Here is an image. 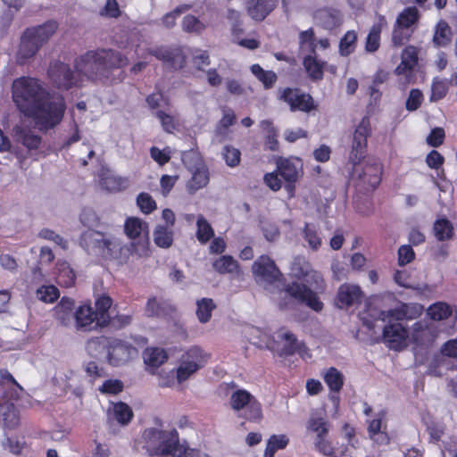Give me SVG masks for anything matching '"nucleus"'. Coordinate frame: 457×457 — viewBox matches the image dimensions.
Segmentation results:
<instances>
[{
    "mask_svg": "<svg viewBox=\"0 0 457 457\" xmlns=\"http://www.w3.org/2000/svg\"><path fill=\"white\" fill-rule=\"evenodd\" d=\"M361 297V288L356 285L344 284L340 286L337 296V305L343 309L359 302Z\"/></svg>",
    "mask_w": 457,
    "mask_h": 457,
    "instance_id": "nucleus-19",
    "label": "nucleus"
},
{
    "mask_svg": "<svg viewBox=\"0 0 457 457\" xmlns=\"http://www.w3.org/2000/svg\"><path fill=\"white\" fill-rule=\"evenodd\" d=\"M300 348L295 337L288 330L282 328L273 337L270 351L279 356L294 354Z\"/></svg>",
    "mask_w": 457,
    "mask_h": 457,
    "instance_id": "nucleus-14",
    "label": "nucleus"
},
{
    "mask_svg": "<svg viewBox=\"0 0 457 457\" xmlns=\"http://www.w3.org/2000/svg\"><path fill=\"white\" fill-rule=\"evenodd\" d=\"M105 74L111 69L121 68L128 65L127 57L113 50H97Z\"/></svg>",
    "mask_w": 457,
    "mask_h": 457,
    "instance_id": "nucleus-23",
    "label": "nucleus"
},
{
    "mask_svg": "<svg viewBox=\"0 0 457 457\" xmlns=\"http://www.w3.org/2000/svg\"><path fill=\"white\" fill-rule=\"evenodd\" d=\"M99 185L108 192H119L128 187L129 181L126 178L117 176L108 170H104L99 175Z\"/></svg>",
    "mask_w": 457,
    "mask_h": 457,
    "instance_id": "nucleus-20",
    "label": "nucleus"
},
{
    "mask_svg": "<svg viewBox=\"0 0 457 457\" xmlns=\"http://www.w3.org/2000/svg\"><path fill=\"white\" fill-rule=\"evenodd\" d=\"M149 246V237L145 236L142 238L133 239L130 243L129 251L132 256L137 258H145L150 254Z\"/></svg>",
    "mask_w": 457,
    "mask_h": 457,
    "instance_id": "nucleus-45",
    "label": "nucleus"
},
{
    "mask_svg": "<svg viewBox=\"0 0 457 457\" xmlns=\"http://www.w3.org/2000/svg\"><path fill=\"white\" fill-rule=\"evenodd\" d=\"M418 52L415 46H407L402 54L401 63L395 68V73L401 75L411 71L418 62Z\"/></svg>",
    "mask_w": 457,
    "mask_h": 457,
    "instance_id": "nucleus-28",
    "label": "nucleus"
},
{
    "mask_svg": "<svg viewBox=\"0 0 457 457\" xmlns=\"http://www.w3.org/2000/svg\"><path fill=\"white\" fill-rule=\"evenodd\" d=\"M229 403L234 411H244L245 418L250 421L259 422L262 419L261 403L245 389L234 391L230 396Z\"/></svg>",
    "mask_w": 457,
    "mask_h": 457,
    "instance_id": "nucleus-5",
    "label": "nucleus"
},
{
    "mask_svg": "<svg viewBox=\"0 0 457 457\" xmlns=\"http://www.w3.org/2000/svg\"><path fill=\"white\" fill-rule=\"evenodd\" d=\"M171 457H198V451L190 448L188 445L179 443V434L177 433V442L172 445L170 453Z\"/></svg>",
    "mask_w": 457,
    "mask_h": 457,
    "instance_id": "nucleus-58",
    "label": "nucleus"
},
{
    "mask_svg": "<svg viewBox=\"0 0 457 457\" xmlns=\"http://www.w3.org/2000/svg\"><path fill=\"white\" fill-rule=\"evenodd\" d=\"M124 232L131 240L149 237L148 224L137 217H129L124 222Z\"/></svg>",
    "mask_w": 457,
    "mask_h": 457,
    "instance_id": "nucleus-22",
    "label": "nucleus"
},
{
    "mask_svg": "<svg viewBox=\"0 0 457 457\" xmlns=\"http://www.w3.org/2000/svg\"><path fill=\"white\" fill-rule=\"evenodd\" d=\"M76 72L81 81L82 76L92 80L106 76L97 51H90L80 56L76 62Z\"/></svg>",
    "mask_w": 457,
    "mask_h": 457,
    "instance_id": "nucleus-8",
    "label": "nucleus"
},
{
    "mask_svg": "<svg viewBox=\"0 0 457 457\" xmlns=\"http://www.w3.org/2000/svg\"><path fill=\"white\" fill-rule=\"evenodd\" d=\"M252 272L257 284L268 289L270 286L280 281L282 273L273 260L267 255H262L252 265Z\"/></svg>",
    "mask_w": 457,
    "mask_h": 457,
    "instance_id": "nucleus-6",
    "label": "nucleus"
},
{
    "mask_svg": "<svg viewBox=\"0 0 457 457\" xmlns=\"http://www.w3.org/2000/svg\"><path fill=\"white\" fill-rule=\"evenodd\" d=\"M154 242L162 248H169L173 243V229L158 225L154 230Z\"/></svg>",
    "mask_w": 457,
    "mask_h": 457,
    "instance_id": "nucleus-38",
    "label": "nucleus"
},
{
    "mask_svg": "<svg viewBox=\"0 0 457 457\" xmlns=\"http://www.w3.org/2000/svg\"><path fill=\"white\" fill-rule=\"evenodd\" d=\"M305 71L312 79H321L323 77L324 62L317 60L316 56L309 54L303 62Z\"/></svg>",
    "mask_w": 457,
    "mask_h": 457,
    "instance_id": "nucleus-39",
    "label": "nucleus"
},
{
    "mask_svg": "<svg viewBox=\"0 0 457 457\" xmlns=\"http://www.w3.org/2000/svg\"><path fill=\"white\" fill-rule=\"evenodd\" d=\"M246 336L249 341L259 348H267L270 350L273 337L267 332L259 328H250L246 331Z\"/></svg>",
    "mask_w": 457,
    "mask_h": 457,
    "instance_id": "nucleus-34",
    "label": "nucleus"
},
{
    "mask_svg": "<svg viewBox=\"0 0 457 457\" xmlns=\"http://www.w3.org/2000/svg\"><path fill=\"white\" fill-rule=\"evenodd\" d=\"M357 36L355 31H347L340 41L339 50L342 55H348L355 47Z\"/></svg>",
    "mask_w": 457,
    "mask_h": 457,
    "instance_id": "nucleus-61",
    "label": "nucleus"
},
{
    "mask_svg": "<svg viewBox=\"0 0 457 457\" xmlns=\"http://www.w3.org/2000/svg\"><path fill=\"white\" fill-rule=\"evenodd\" d=\"M383 328V339L388 347L400 350L406 345L408 332L406 328L397 320H392L391 322Z\"/></svg>",
    "mask_w": 457,
    "mask_h": 457,
    "instance_id": "nucleus-15",
    "label": "nucleus"
},
{
    "mask_svg": "<svg viewBox=\"0 0 457 457\" xmlns=\"http://www.w3.org/2000/svg\"><path fill=\"white\" fill-rule=\"evenodd\" d=\"M182 29L188 33H201L205 25L194 15H187L182 21Z\"/></svg>",
    "mask_w": 457,
    "mask_h": 457,
    "instance_id": "nucleus-59",
    "label": "nucleus"
},
{
    "mask_svg": "<svg viewBox=\"0 0 457 457\" xmlns=\"http://www.w3.org/2000/svg\"><path fill=\"white\" fill-rule=\"evenodd\" d=\"M434 233L438 240H448L453 237V228L448 220L439 219L435 221Z\"/></svg>",
    "mask_w": 457,
    "mask_h": 457,
    "instance_id": "nucleus-50",
    "label": "nucleus"
},
{
    "mask_svg": "<svg viewBox=\"0 0 457 457\" xmlns=\"http://www.w3.org/2000/svg\"><path fill=\"white\" fill-rule=\"evenodd\" d=\"M278 0H250L247 13L255 21H262L276 7Z\"/></svg>",
    "mask_w": 457,
    "mask_h": 457,
    "instance_id": "nucleus-21",
    "label": "nucleus"
},
{
    "mask_svg": "<svg viewBox=\"0 0 457 457\" xmlns=\"http://www.w3.org/2000/svg\"><path fill=\"white\" fill-rule=\"evenodd\" d=\"M323 379L333 392H339L344 385L343 374L334 367H330L324 371Z\"/></svg>",
    "mask_w": 457,
    "mask_h": 457,
    "instance_id": "nucleus-42",
    "label": "nucleus"
},
{
    "mask_svg": "<svg viewBox=\"0 0 457 457\" xmlns=\"http://www.w3.org/2000/svg\"><path fill=\"white\" fill-rule=\"evenodd\" d=\"M74 301L70 298H62L58 305L55 307V312L58 319L64 325H67L72 316L74 309Z\"/></svg>",
    "mask_w": 457,
    "mask_h": 457,
    "instance_id": "nucleus-46",
    "label": "nucleus"
},
{
    "mask_svg": "<svg viewBox=\"0 0 457 457\" xmlns=\"http://www.w3.org/2000/svg\"><path fill=\"white\" fill-rule=\"evenodd\" d=\"M212 268L220 275H239L241 273L237 261L231 255H222L215 259L212 262Z\"/></svg>",
    "mask_w": 457,
    "mask_h": 457,
    "instance_id": "nucleus-26",
    "label": "nucleus"
},
{
    "mask_svg": "<svg viewBox=\"0 0 457 457\" xmlns=\"http://www.w3.org/2000/svg\"><path fill=\"white\" fill-rule=\"evenodd\" d=\"M452 31L449 25L441 21L437 23L433 37V42L437 46H445L451 42Z\"/></svg>",
    "mask_w": 457,
    "mask_h": 457,
    "instance_id": "nucleus-44",
    "label": "nucleus"
},
{
    "mask_svg": "<svg viewBox=\"0 0 457 457\" xmlns=\"http://www.w3.org/2000/svg\"><path fill=\"white\" fill-rule=\"evenodd\" d=\"M452 313L450 306L445 303H436L428 309V316L434 320L447 319Z\"/></svg>",
    "mask_w": 457,
    "mask_h": 457,
    "instance_id": "nucleus-53",
    "label": "nucleus"
},
{
    "mask_svg": "<svg viewBox=\"0 0 457 457\" xmlns=\"http://www.w3.org/2000/svg\"><path fill=\"white\" fill-rule=\"evenodd\" d=\"M288 442L286 435H272L267 441L264 457H273L278 450L286 448Z\"/></svg>",
    "mask_w": 457,
    "mask_h": 457,
    "instance_id": "nucleus-43",
    "label": "nucleus"
},
{
    "mask_svg": "<svg viewBox=\"0 0 457 457\" xmlns=\"http://www.w3.org/2000/svg\"><path fill=\"white\" fill-rule=\"evenodd\" d=\"M215 308V304L213 303V301L210 298H203L199 301H197V309H196V315L198 320L202 323L207 322L211 316L212 312Z\"/></svg>",
    "mask_w": 457,
    "mask_h": 457,
    "instance_id": "nucleus-52",
    "label": "nucleus"
},
{
    "mask_svg": "<svg viewBox=\"0 0 457 457\" xmlns=\"http://www.w3.org/2000/svg\"><path fill=\"white\" fill-rule=\"evenodd\" d=\"M295 275L317 291L322 292L325 289L323 277L317 270L307 267L305 269H301V270Z\"/></svg>",
    "mask_w": 457,
    "mask_h": 457,
    "instance_id": "nucleus-32",
    "label": "nucleus"
},
{
    "mask_svg": "<svg viewBox=\"0 0 457 457\" xmlns=\"http://www.w3.org/2000/svg\"><path fill=\"white\" fill-rule=\"evenodd\" d=\"M306 428L309 433L315 435V438H320L328 436L329 425L326 419L312 416L308 420Z\"/></svg>",
    "mask_w": 457,
    "mask_h": 457,
    "instance_id": "nucleus-37",
    "label": "nucleus"
},
{
    "mask_svg": "<svg viewBox=\"0 0 457 457\" xmlns=\"http://www.w3.org/2000/svg\"><path fill=\"white\" fill-rule=\"evenodd\" d=\"M448 81L436 79L432 83L430 100L436 102L444 98L448 91Z\"/></svg>",
    "mask_w": 457,
    "mask_h": 457,
    "instance_id": "nucleus-64",
    "label": "nucleus"
},
{
    "mask_svg": "<svg viewBox=\"0 0 457 457\" xmlns=\"http://www.w3.org/2000/svg\"><path fill=\"white\" fill-rule=\"evenodd\" d=\"M121 251L122 242L119 238L113 237H106L103 250L101 252L102 254L108 255L112 258H121Z\"/></svg>",
    "mask_w": 457,
    "mask_h": 457,
    "instance_id": "nucleus-47",
    "label": "nucleus"
},
{
    "mask_svg": "<svg viewBox=\"0 0 457 457\" xmlns=\"http://www.w3.org/2000/svg\"><path fill=\"white\" fill-rule=\"evenodd\" d=\"M105 238L106 236L97 231L90 230L83 234L82 243L88 250L96 251L101 253L104 247V243L105 242Z\"/></svg>",
    "mask_w": 457,
    "mask_h": 457,
    "instance_id": "nucleus-36",
    "label": "nucleus"
},
{
    "mask_svg": "<svg viewBox=\"0 0 457 457\" xmlns=\"http://www.w3.org/2000/svg\"><path fill=\"white\" fill-rule=\"evenodd\" d=\"M112 305V299L109 296H100L96 301V309L95 314H97V325L100 327H104L109 323V315L108 310Z\"/></svg>",
    "mask_w": 457,
    "mask_h": 457,
    "instance_id": "nucleus-40",
    "label": "nucleus"
},
{
    "mask_svg": "<svg viewBox=\"0 0 457 457\" xmlns=\"http://www.w3.org/2000/svg\"><path fill=\"white\" fill-rule=\"evenodd\" d=\"M370 134V122L368 118H363L353 133V144L349 159L353 164H359L365 154L367 140Z\"/></svg>",
    "mask_w": 457,
    "mask_h": 457,
    "instance_id": "nucleus-11",
    "label": "nucleus"
},
{
    "mask_svg": "<svg viewBox=\"0 0 457 457\" xmlns=\"http://www.w3.org/2000/svg\"><path fill=\"white\" fill-rule=\"evenodd\" d=\"M143 440L144 447L151 457H166L177 442V431L147 428L143 433Z\"/></svg>",
    "mask_w": 457,
    "mask_h": 457,
    "instance_id": "nucleus-3",
    "label": "nucleus"
},
{
    "mask_svg": "<svg viewBox=\"0 0 457 457\" xmlns=\"http://www.w3.org/2000/svg\"><path fill=\"white\" fill-rule=\"evenodd\" d=\"M236 115L231 110L224 112L222 118L220 120L215 134L217 137H225L228 133V129L234 124Z\"/></svg>",
    "mask_w": 457,
    "mask_h": 457,
    "instance_id": "nucleus-55",
    "label": "nucleus"
},
{
    "mask_svg": "<svg viewBox=\"0 0 457 457\" xmlns=\"http://www.w3.org/2000/svg\"><path fill=\"white\" fill-rule=\"evenodd\" d=\"M419 11L416 7H408L405 8L397 17L396 24L399 26L411 29V26L414 25L419 20Z\"/></svg>",
    "mask_w": 457,
    "mask_h": 457,
    "instance_id": "nucleus-49",
    "label": "nucleus"
},
{
    "mask_svg": "<svg viewBox=\"0 0 457 457\" xmlns=\"http://www.w3.org/2000/svg\"><path fill=\"white\" fill-rule=\"evenodd\" d=\"M12 99L19 110L42 128H53L62 120L65 110L63 99L50 98L37 79L19 78L12 82Z\"/></svg>",
    "mask_w": 457,
    "mask_h": 457,
    "instance_id": "nucleus-1",
    "label": "nucleus"
},
{
    "mask_svg": "<svg viewBox=\"0 0 457 457\" xmlns=\"http://www.w3.org/2000/svg\"><path fill=\"white\" fill-rule=\"evenodd\" d=\"M58 24L54 21H48L42 25L28 29L29 34L42 46L56 32Z\"/></svg>",
    "mask_w": 457,
    "mask_h": 457,
    "instance_id": "nucleus-25",
    "label": "nucleus"
},
{
    "mask_svg": "<svg viewBox=\"0 0 457 457\" xmlns=\"http://www.w3.org/2000/svg\"><path fill=\"white\" fill-rule=\"evenodd\" d=\"M303 237L307 241L309 246L316 251L321 245V237L318 230L312 225H306L303 229Z\"/></svg>",
    "mask_w": 457,
    "mask_h": 457,
    "instance_id": "nucleus-60",
    "label": "nucleus"
},
{
    "mask_svg": "<svg viewBox=\"0 0 457 457\" xmlns=\"http://www.w3.org/2000/svg\"><path fill=\"white\" fill-rule=\"evenodd\" d=\"M143 359L149 372L154 374L157 368L166 362L168 354L162 348L148 347L143 353Z\"/></svg>",
    "mask_w": 457,
    "mask_h": 457,
    "instance_id": "nucleus-24",
    "label": "nucleus"
},
{
    "mask_svg": "<svg viewBox=\"0 0 457 457\" xmlns=\"http://www.w3.org/2000/svg\"><path fill=\"white\" fill-rule=\"evenodd\" d=\"M262 129L267 133L265 145L270 150L275 151L278 148V142L277 140V131L271 121L262 120L261 122Z\"/></svg>",
    "mask_w": 457,
    "mask_h": 457,
    "instance_id": "nucleus-57",
    "label": "nucleus"
},
{
    "mask_svg": "<svg viewBox=\"0 0 457 457\" xmlns=\"http://www.w3.org/2000/svg\"><path fill=\"white\" fill-rule=\"evenodd\" d=\"M14 137L18 142L29 149H37L41 142V138L37 135L21 126H17L14 129Z\"/></svg>",
    "mask_w": 457,
    "mask_h": 457,
    "instance_id": "nucleus-33",
    "label": "nucleus"
},
{
    "mask_svg": "<svg viewBox=\"0 0 457 457\" xmlns=\"http://www.w3.org/2000/svg\"><path fill=\"white\" fill-rule=\"evenodd\" d=\"M137 354V348L130 344L117 338H111L105 358L109 364L121 366L135 359Z\"/></svg>",
    "mask_w": 457,
    "mask_h": 457,
    "instance_id": "nucleus-9",
    "label": "nucleus"
},
{
    "mask_svg": "<svg viewBox=\"0 0 457 457\" xmlns=\"http://www.w3.org/2000/svg\"><path fill=\"white\" fill-rule=\"evenodd\" d=\"M36 294L37 298L44 303H54L59 297V291L54 286H42Z\"/></svg>",
    "mask_w": 457,
    "mask_h": 457,
    "instance_id": "nucleus-63",
    "label": "nucleus"
},
{
    "mask_svg": "<svg viewBox=\"0 0 457 457\" xmlns=\"http://www.w3.org/2000/svg\"><path fill=\"white\" fill-rule=\"evenodd\" d=\"M386 26V18L383 15H378L377 22L372 26L366 40V50L368 52H375L379 47L380 33L384 27Z\"/></svg>",
    "mask_w": 457,
    "mask_h": 457,
    "instance_id": "nucleus-30",
    "label": "nucleus"
},
{
    "mask_svg": "<svg viewBox=\"0 0 457 457\" xmlns=\"http://www.w3.org/2000/svg\"><path fill=\"white\" fill-rule=\"evenodd\" d=\"M383 416L384 414H379L369 423L368 427L370 437L379 445H386L389 441L386 433L382 430Z\"/></svg>",
    "mask_w": 457,
    "mask_h": 457,
    "instance_id": "nucleus-35",
    "label": "nucleus"
},
{
    "mask_svg": "<svg viewBox=\"0 0 457 457\" xmlns=\"http://www.w3.org/2000/svg\"><path fill=\"white\" fill-rule=\"evenodd\" d=\"M278 98L289 105L292 112H308L314 109L312 96L297 88L284 87L278 90Z\"/></svg>",
    "mask_w": 457,
    "mask_h": 457,
    "instance_id": "nucleus-10",
    "label": "nucleus"
},
{
    "mask_svg": "<svg viewBox=\"0 0 457 457\" xmlns=\"http://www.w3.org/2000/svg\"><path fill=\"white\" fill-rule=\"evenodd\" d=\"M157 384L162 388H174L179 386L177 375L173 370H161L157 374Z\"/></svg>",
    "mask_w": 457,
    "mask_h": 457,
    "instance_id": "nucleus-54",
    "label": "nucleus"
},
{
    "mask_svg": "<svg viewBox=\"0 0 457 457\" xmlns=\"http://www.w3.org/2000/svg\"><path fill=\"white\" fill-rule=\"evenodd\" d=\"M279 295L281 299L278 300V303L281 309L290 307L293 303L292 299L304 303L315 312H320L323 308V303L320 301L316 293L302 283L293 282L287 285L284 291L280 292Z\"/></svg>",
    "mask_w": 457,
    "mask_h": 457,
    "instance_id": "nucleus-4",
    "label": "nucleus"
},
{
    "mask_svg": "<svg viewBox=\"0 0 457 457\" xmlns=\"http://www.w3.org/2000/svg\"><path fill=\"white\" fill-rule=\"evenodd\" d=\"M137 204L145 214H149L157 208L156 202L148 193H140L137 197Z\"/></svg>",
    "mask_w": 457,
    "mask_h": 457,
    "instance_id": "nucleus-62",
    "label": "nucleus"
},
{
    "mask_svg": "<svg viewBox=\"0 0 457 457\" xmlns=\"http://www.w3.org/2000/svg\"><path fill=\"white\" fill-rule=\"evenodd\" d=\"M183 161L192 172V177L187 184L188 192L195 193L206 187L209 183V172L201 158L196 154L190 153Z\"/></svg>",
    "mask_w": 457,
    "mask_h": 457,
    "instance_id": "nucleus-7",
    "label": "nucleus"
},
{
    "mask_svg": "<svg viewBox=\"0 0 457 457\" xmlns=\"http://www.w3.org/2000/svg\"><path fill=\"white\" fill-rule=\"evenodd\" d=\"M353 172L364 185L375 188L381 181L382 167L375 160H367L361 166L353 164Z\"/></svg>",
    "mask_w": 457,
    "mask_h": 457,
    "instance_id": "nucleus-13",
    "label": "nucleus"
},
{
    "mask_svg": "<svg viewBox=\"0 0 457 457\" xmlns=\"http://www.w3.org/2000/svg\"><path fill=\"white\" fill-rule=\"evenodd\" d=\"M300 49L304 52L315 54V49L318 46L320 48L326 49L329 46V42L326 38L320 39L316 42L312 29L302 31L299 36Z\"/></svg>",
    "mask_w": 457,
    "mask_h": 457,
    "instance_id": "nucleus-27",
    "label": "nucleus"
},
{
    "mask_svg": "<svg viewBox=\"0 0 457 457\" xmlns=\"http://www.w3.org/2000/svg\"><path fill=\"white\" fill-rule=\"evenodd\" d=\"M148 54L158 60L170 63L174 68H181L185 63V58L179 48H166L155 46L148 49Z\"/></svg>",
    "mask_w": 457,
    "mask_h": 457,
    "instance_id": "nucleus-18",
    "label": "nucleus"
},
{
    "mask_svg": "<svg viewBox=\"0 0 457 457\" xmlns=\"http://www.w3.org/2000/svg\"><path fill=\"white\" fill-rule=\"evenodd\" d=\"M48 75L54 84L59 88L68 89L79 83V79L75 78L70 67L60 62L51 63Z\"/></svg>",
    "mask_w": 457,
    "mask_h": 457,
    "instance_id": "nucleus-16",
    "label": "nucleus"
},
{
    "mask_svg": "<svg viewBox=\"0 0 457 457\" xmlns=\"http://www.w3.org/2000/svg\"><path fill=\"white\" fill-rule=\"evenodd\" d=\"M76 325L84 330H90L93 323L97 321V314H95L90 305H81L75 312Z\"/></svg>",
    "mask_w": 457,
    "mask_h": 457,
    "instance_id": "nucleus-29",
    "label": "nucleus"
},
{
    "mask_svg": "<svg viewBox=\"0 0 457 457\" xmlns=\"http://www.w3.org/2000/svg\"><path fill=\"white\" fill-rule=\"evenodd\" d=\"M251 72L261 81L266 89L274 87L278 77L272 71H265L259 64H253L250 67Z\"/></svg>",
    "mask_w": 457,
    "mask_h": 457,
    "instance_id": "nucleus-41",
    "label": "nucleus"
},
{
    "mask_svg": "<svg viewBox=\"0 0 457 457\" xmlns=\"http://www.w3.org/2000/svg\"><path fill=\"white\" fill-rule=\"evenodd\" d=\"M277 167L287 182L295 183L302 175V163L297 158H279Z\"/></svg>",
    "mask_w": 457,
    "mask_h": 457,
    "instance_id": "nucleus-17",
    "label": "nucleus"
},
{
    "mask_svg": "<svg viewBox=\"0 0 457 457\" xmlns=\"http://www.w3.org/2000/svg\"><path fill=\"white\" fill-rule=\"evenodd\" d=\"M210 354L198 346H191L179 359L176 369L179 385H183L196 375L208 362Z\"/></svg>",
    "mask_w": 457,
    "mask_h": 457,
    "instance_id": "nucleus-2",
    "label": "nucleus"
},
{
    "mask_svg": "<svg viewBox=\"0 0 457 457\" xmlns=\"http://www.w3.org/2000/svg\"><path fill=\"white\" fill-rule=\"evenodd\" d=\"M41 46L37 43L29 31L26 30L21 37L20 48L18 51V58L27 60L34 56L39 50Z\"/></svg>",
    "mask_w": 457,
    "mask_h": 457,
    "instance_id": "nucleus-31",
    "label": "nucleus"
},
{
    "mask_svg": "<svg viewBox=\"0 0 457 457\" xmlns=\"http://www.w3.org/2000/svg\"><path fill=\"white\" fill-rule=\"evenodd\" d=\"M423 310V306L420 303H401L394 309L380 312L378 319L384 322H391L392 320L397 321L405 319L413 320L420 316Z\"/></svg>",
    "mask_w": 457,
    "mask_h": 457,
    "instance_id": "nucleus-12",
    "label": "nucleus"
},
{
    "mask_svg": "<svg viewBox=\"0 0 457 457\" xmlns=\"http://www.w3.org/2000/svg\"><path fill=\"white\" fill-rule=\"evenodd\" d=\"M196 227V237L200 243L205 244L213 237V229L203 215L197 217Z\"/></svg>",
    "mask_w": 457,
    "mask_h": 457,
    "instance_id": "nucleus-48",
    "label": "nucleus"
},
{
    "mask_svg": "<svg viewBox=\"0 0 457 457\" xmlns=\"http://www.w3.org/2000/svg\"><path fill=\"white\" fill-rule=\"evenodd\" d=\"M111 338L105 337H95L88 340L87 344V351L92 356H98L103 352L108 351Z\"/></svg>",
    "mask_w": 457,
    "mask_h": 457,
    "instance_id": "nucleus-51",
    "label": "nucleus"
},
{
    "mask_svg": "<svg viewBox=\"0 0 457 457\" xmlns=\"http://www.w3.org/2000/svg\"><path fill=\"white\" fill-rule=\"evenodd\" d=\"M113 414L117 421L122 425L128 424L133 417L132 410L124 403H117L113 405Z\"/></svg>",
    "mask_w": 457,
    "mask_h": 457,
    "instance_id": "nucleus-56",
    "label": "nucleus"
}]
</instances>
